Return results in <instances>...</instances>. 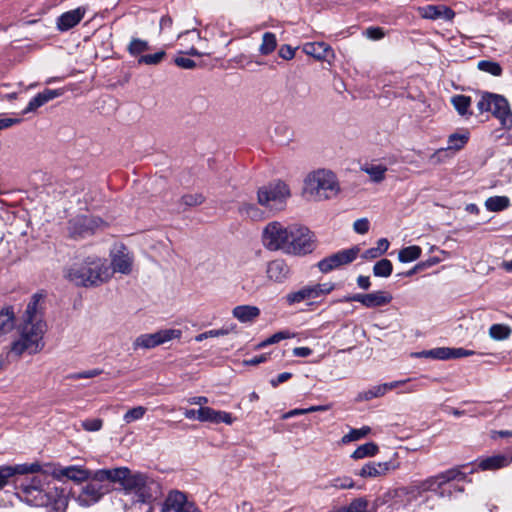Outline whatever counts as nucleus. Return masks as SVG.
Instances as JSON below:
<instances>
[{"label":"nucleus","mask_w":512,"mask_h":512,"mask_svg":"<svg viewBox=\"0 0 512 512\" xmlns=\"http://www.w3.org/2000/svg\"><path fill=\"white\" fill-rule=\"evenodd\" d=\"M466 468V465L453 467L437 475L428 477L423 481L389 490L383 495L382 502L388 504L392 511L408 512L411 508L421 503L424 492H438L446 483L454 480H465L468 474V472L465 471ZM473 471V469H470L469 473Z\"/></svg>","instance_id":"f03ea898"},{"label":"nucleus","mask_w":512,"mask_h":512,"mask_svg":"<svg viewBox=\"0 0 512 512\" xmlns=\"http://www.w3.org/2000/svg\"><path fill=\"white\" fill-rule=\"evenodd\" d=\"M380 256H381L380 253L378 252V250L375 247L365 250L361 255L362 259H364V260H372V259H376Z\"/></svg>","instance_id":"774afa93"},{"label":"nucleus","mask_w":512,"mask_h":512,"mask_svg":"<svg viewBox=\"0 0 512 512\" xmlns=\"http://www.w3.org/2000/svg\"><path fill=\"white\" fill-rule=\"evenodd\" d=\"M305 193L314 200L322 201L335 196L339 191L336 176L328 170H317L305 179Z\"/></svg>","instance_id":"6e6552de"},{"label":"nucleus","mask_w":512,"mask_h":512,"mask_svg":"<svg viewBox=\"0 0 512 512\" xmlns=\"http://www.w3.org/2000/svg\"><path fill=\"white\" fill-rule=\"evenodd\" d=\"M296 48H292L288 44H283L278 50V55L284 60H291L295 56Z\"/></svg>","instance_id":"bf43d9fd"},{"label":"nucleus","mask_w":512,"mask_h":512,"mask_svg":"<svg viewBox=\"0 0 512 512\" xmlns=\"http://www.w3.org/2000/svg\"><path fill=\"white\" fill-rule=\"evenodd\" d=\"M15 315L12 307L0 311V336L11 331L14 327Z\"/></svg>","instance_id":"473e14b6"},{"label":"nucleus","mask_w":512,"mask_h":512,"mask_svg":"<svg viewBox=\"0 0 512 512\" xmlns=\"http://www.w3.org/2000/svg\"><path fill=\"white\" fill-rule=\"evenodd\" d=\"M101 222L97 217L78 215L68 222V231L72 238H84L92 235Z\"/></svg>","instance_id":"2eb2a0df"},{"label":"nucleus","mask_w":512,"mask_h":512,"mask_svg":"<svg viewBox=\"0 0 512 512\" xmlns=\"http://www.w3.org/2000/svg\"><path fill=\"white\" fill-rule=\"evenodd\" d=\"M94 471L77 466H69L62 471V474L70 480L82 483L90 479Z\"/></svg>","instance_id":"c85d7f7f"},{"label":"nucleus","mask_w":512,"mask_h":512,"mask_svg":"<svg viewBox=\"0 0 512 512\" xmlns=\"http://www.w3.org/2000/svg\"><path fill=\"white\" fill-rule=\"evenodd\" d=\"M86 14L85 7H77L64 12L56 20V27L61 32H66L78 25Z\"/></svg>","instance_id":"aec40b11"},{"label":"nucleus","mask_w":512,"mask_h":512,"mask_svg":"<svg viewBox=\"0 0 512 512\" xmlns=\"http://www.w3.org/2000/svg\"><path fill=\"white\" fill-rule=\"evenodd\" d=\"M182 335L179 329H164L155 333L141 334L133 342V349H152L170 340L180 338Z\"/></svg>","instance_id":"ddd939ff"},{"label":"nucleus","mask_w":512,"mask_h":512,"mask_svg":"<svg viewBox=\"0 0 512 512\" xmlns=\"http://www.w3.org/2000/svg\"><path fill=\"white\" fill-rule=\"evenodd\" d=\"M393 272V264L389 259L382 258L373 266V275L375 277L387 278Z\"/></svg>","instance_id":"4c0bfd02"},{"label":"nucleus","mask_w":512,"mask_h":512,"mask_svg":"<svg viewBox=\"0 0 512 512\" xmlns=\"http://www.w3.org/2000/svg\"><path fill=\"white\" fill-rule=\"evenodd\" d=\"M21 122V118H8L2 117L0 118V130L7 129L13 125H16Z\"/></svg>","instance_id":"69168bd1"},{"label":"nucleus","mask_w":512,"mask_h":512,"mask_svg":"<svg viewBox=\"0 0 512 512\" xmlns=\"http://www.w3.org/2000/svg\"><path fill=\"white\" fill-rule=\"evenodd\" d=\"M102 373H103V371L101 369L94 368V369L87 370V371L69 374L67 376V378L71 379V380L89 379V378L97 377V376L101 375Z\"/></svg>","instance_id":"6e6d98bb"},{"label":"nucleus","mask_w":512,"mask_h":512,"mask_svg":"<svg viewBox=\"0 0 512 512\" xmlns=\"http://www.w3.org/2000/svg\"><path fill=\"white\" fill-rule=\"evenodd\" d=\"M63 95L62 89H45L42 92L35 95L22 111L23 115L36 111L38 108L46 104L47 102L60 97Z\"/></svg>","instance_id":"412c9836"},{"label":"nucleus","mask_w":512,"mask_h":512,"mask_svg":"<svg viewBox=\"0 0 512 512\" xmlns=\"http://www.w3.org/2000/svg\"><path fill=\"white\" fill-rule=\"evenodd\" d=\"M240 216L252 221H261L265 219V212L253 203H242L238 207Z\"/></svg>","instance_id":"c756f323"},{"label":"nucleus","mask_w":512,"mask_h":512,"mask_svg":"<svg viewBox=\"0 0 512 512\" xmlns=\"http://www.w3.org/2000/svg\"><path fill=\"white\" fill-rule=\"evenodd\" d=\"M371 429L368 426H363L359 429H351L349 433L343 436L342 442L349 443L352 441L359 440L370 433Z\"/></svg>","instance_id":"09e8293b"},{"label":"nucleus","mask_w":512,"mask_h":512,"mask_svg":"<svg viewBox=\"0 0 512 512\" xmlns=\"http://www.w3.org/2000/svg\"><path fill=\"white\" fill-rule=\"evenodd\" d=\"M378 452V446L374 442H367L362 444L356 448V450L352 453L351 457L353 459H362L365 457H372L376 455Z\"/></svg>","instance_id":"58836bf2"},{"label":"nucleus","mask_w":512,"mask_h":512,"mask_svg":"<svg viewBox=\"0 0 512 512\" xmlns=\"http://www.w3.org/2000/svg\"><path fill=\"white\" fill-rule=\"evenodd\" d=\"M111 265L115 272L129 274L132 270V259L128 254L119 253L113 256Z\"/></svg>","instance_id":"7c9ffc66"},{"label":"nucleus","mask_w":512,"mask_h":512,"mask_svg":"<svg viewBox=\"0 0 512 512\" xmlns=\"http://www.w3.org/2000/svg\"><path fill=\"white\" fill-rule=\"evenodd\" d=\"M150 49L149 43L146 40H142L140 38H132L128 47V53L133 56H141L142 53L148 51Z\"/></svg>","instance_id":"ea45409f"},{"label":"nucleus","mask_w":512,"mask_h":512,"mask_svg":"<svg viewBox=\"0 0 512 512\" xmlns=\"http://www.w3.org/2000/svg\"><path fill=\"white\" fill-rule=\"evenodd\" d=\"M472 99L470 96L458 94L451 97V104L457 113L466 119L473 115L471 110Z\"/></svg>","instance_id":"a878e982"},{"label":"nucleus","mask_w":512,"mask_h":512,"mask_svg":"<svg viewBox=\"0 0 512 512\" xmlns=\"http://www.w3.org/2000/svg\"><path fill=\"white\" fill-rule=\"evenodd\" d=\"M360 252L358 246H353L348 249L340 250L334 254H331L321 259L317 264V268L320 272L327 274L333 270H336L342 266L348 265L357 259Z\"/></svg>","instance_id":"f8f14e48"},{"label":"nucleus","mask_w":512,"mask_h":512,"mask_svg":"<svg viewBox=\"0 0 512 512\" xmlns=\"http://www.w3.org/2000/svg\"><path fill=\"white\" fill-rule=\"evenodd\" d=\"M14 481L18 497L31 506H51L55 512H64L67 497L63 488L56 486L54 475L42 469L38 462L0 466V490L16 475H28Z\"/></svg>","instance_id":"f257e3e1"},{"label":"nucleus","mask_w":512,"mask_h":512,"mask_svg":"<svg viewBox=\"0 0 512 512\" xmlns=\"http://www.w3.org/2000/svg\"><path fill=\"white\" fill-rule=\"evenodd\" d=\"M130 473L131 470L127 467L95 470L91 478L81 486L79 492H73L76 494V501L83 507H89L110 493L113 484H119L123 491L126 487L128 489L135 488L141 478L129 479Z\"/></svg>","instance_id":"7ed1b4c3"},{"label":"nucleus","mask_w":512,"mask_h":512,"mask_svg":"<svg viewBox=\"0 0 512 512\" xmlns=\"http://www.w3.org/2000/svg\"><path fill=\"white\" fill-rule=\"evenodd\" d=\"M46 331V324L42 320L24 321L20 338L11 345V352L21 356L24 352L36 354L42 350L43 336Z\"/></svg>","instance_id":"423d86ee"},{"label":"nucleus","mask_w":512,"mask_h":512,"mask_svg":"<svg viewBox=\"0 0 512 512\" xmlns=\"http://www.w3.org/2000/svg\"><path fill=\"white\" fill-rule=\"evenodd\" d=\"M187 501V497L183 492L171 491L161 506V512H179Z\"/></svg>","instance_id":"b1692460"},{"label":"nucleus","mask_w":512,"mask_h":512,"mask_svg":"<svg viewBox=\"0 0 512 512\" xmlns=\"http://www.w3.org/2000/svg\"><path fill=\"white\" fill-rule=\"evenodd\" d=\"M365 35L372 40H380L384 37V32L380 27H369L366 29Z\"/></svg>","instance_id":"e2e57ef3"},{"label":"nucleus","mask_w":512,"mask_h":512,"mask_svg":"<svg viewBox=\"0 0 512 512\" xmlns=\"http://www.w3.org/2000/svg\"><path fill=\"white\" fill-rule=\"evenodd\" d=\"M140 477L141 480L138 481L137 486L135 488L128 489L127 487L124 490L126 495L133 496L132 507L134 509H141L143 512H153L154 507L152 502L157 498L160 490V485L158 482L154 481L152 478L147 476L144 473L136 472L130 473L129 479Z\"/></svg>","instance_id":"0eeeda50"},{"label":"nucleus","mask_w":512,"mask_h":512,"mask_svg":"<svg viewBox=\"0 0 512 512\" xmlns=\"http://www.w3.org/2000/svg\"><path fill=\"white\" fill-rule=\"evenodd\" d=\"M303 52L316 60L324 61L329 57H333L332 48L325 42H308L302 47Z\"/></svg>","instance_id":"5701e85b"},{"label":"nucleus","mask_w":512,"mask_h":512,"mask_svg":"<svg viewBox=\"0 0 512 512\" xmlns=\"http://www.w3.org/2000/svg\"><path fill=\"white\" fill-rule=\"evenodd\" d=\"M232 313L240 322L250 323L260 315V309L252 305H239L233 309Z\"/></svg>","instance_id":"bb28decb"},{"label":"nucleus","mask_w":512,"mask_h":512,"mask_svg":"<svg viewBox=\"0 0 512 512\" xmlns=\"http://www.w3.org/2000/svg\"><path fill=\"white\" fill-rule=\"evenodd\" d=\"M197 420L200 422H209L214 424L225 423L231 425L234 418L231 413L218 411L211 407H200L197 410Z\"/></svg>","instance_id":"6ab92c4d"},{"label":"nucleus","mask_w":512,"mask_h":512,"mask_svg":"<svg viewBox=\"0 0 512 512\" xmlns=\"http://www.w3.org/2000/svg\"><path fill=\"white\" fill-rule=\"evenodd\" d=\"M383 396V388H379L378 385L374 386L366 391H362L358 394L357 401H369L373 398Z\"/></svg>","instance_id":"603ef678"},{"label":"nucleus","mask_w":512,"mask_h":512,"mask_svg":"<svg viewBox=\"0 0 512 512\" xmlns=\"http://www.w3.org/2000/svg\"><path fill=\"white\" fill-rule=\"evenodd\" d=\"M450 347H438L422 352V355L427 358L437 360H448L450 359Z\"/></svg>","instance_id":"a18cd8bd"},{"label":"nucleus","mask_w":512,"mask_h":512,"mask_svg":"<svg viewBox=\"0 0 512 512\" xmlns=\"http://www.w3.org/2000/svg\"><path fill=\"white\" fill-rule=\"evenodd\" d=\"M291 226H285L281 222L272 221L262 231L263 246L270 251L283 250L287 252Z\"/></svg>","instance_id":"9d476101"},{"label":"nucleus","mask_w":512,"mask_h":512,"mask_svg":"<svg viewBox=\"0 0 512 512\" xmlns=\"http://www.w3.org/2000/svg\"><path fill=\"white\" fill-rule=\"evenodd\" d=\"M419 15L424 19L451 21L455 12L446 5H425L418 8Z\"/></svg>","instance_id":"f3484780"},{"label":"nucleus","mask_w":512,"mask_h":512,"mask_svg":"<svg viewBox=\"0 0 512 512\" xmlns=\"http://www.w3.org/2000/svg\"><path fill=\"white\" fill-rule=\"evenodd\" d=\"M285 299H286V302L289 305H294V304H297V303H301V302H303L305 300H310L311 297H310V293H309V290H308V286H304V287H302L301 289H299L297 291H293V292L288 293L285 296Z\"/></svg>","instance_id":"79ce46f5"},{"label":"nucleus","mask_w":512,"mask_h":512,"mask_svg":"<svg viewBox=\"0 0 512 512\" xmlns=\"http://www.w3.org/2000/svg\"><path fill=\"white\" fill-rule=\"evenodd\" d=\"M477 67L480 71L486 72L493 76H501L503 72V69L499 63L489 60L479 61Z\"/></svg>","instance_id":"c03bdc74"},{"label":"nucleus","mask_w":512,"mask_h":512,"mask_svg":"<svg viewBox=\"0 0 512 512\" xmlns=\"http://www.w3.org/2000/svg\"><path fill=\"white\" fill-rule=\"evenodd\" d=\"M290 337V333L287 332V331H279L275 334H273L272 336L268 337L267 339H265L264 341L260 342L257 347L258 348H264L266 347L267 345H271V344H275V343H278L280 342L281 340L283 339H287Z\"/></svg>","instance_id":"5fc2aeb1"},{"label":"nucleus","mask_w":512,"mask_h":512,"mask_svg":"<svg viewBox=\"0 0 512 512\" xmlns=\"http://www.w3.org/2000/svg\"><path fill=\"white\" fill-rule=\"evenodd\" d=\"M267 277L278 283L284 282L290 274V268L283 259H275L267 264Z\"/></svg>","instance_id":"4be33fe9"},{"label":"nucleus","mask_w":512,"mask_h":512,"mask_svg":"<svg viewBox=\"0 0 512 512\" xmlns=\"http://www.w3.org/2000/svg\"><path fill=\"white\" fill-rule=\"evenodd\" d=\"M146 413V408L143 406H137L129 409L123 416V420L128 424L133 421L141 419Z\"/></svg>","instance_id":"3c124183"},{"label":"nucleus","mask_w":512,"mask_h":512,"mask_svg":"<svg viewBox=\"0 0 512 512\" xmlns=\"http://www.w3.org/2000/svg\"><path fill=\"white\" fill-rule=\"evenodd\" d=\"M312 232L304 226L291 225V232L287 246L288 254L305 255L314 249Z\"/></svg>","instance_id":"9b49d317"},{"label":"nucleus","mask_w":512,"mask_h":512,"mask_svg":"<svg viewBox=\"0 0 512 512\" xmlns=\"http://www.w3.org/2000/svg\"><path fill=\"white\" fill-rule=\"evenodd\" d=\"M331 408H332V404L315 405V406H310L308 408H295V409H292V410L286 412L282 416V418L289 419V418H292V417H295L298 415H304L307 413L328 411Z\"/></svg>","instance_id":"f704fd0d"},{"label":"nucleus","mask_w":512,"mask_h":512,"mask_svg":"<svg viewBox=\"0 0 512 512\" xmlns=\"http://www.w3.org/2000/svg\"><path fill=\"white\" fill-rule=\"evenodd\" d=\"M450 359H457L462 357H468L475 354V351L468 350L462 347L459 348H450Z\"/></svg>","instance_id":"052dcab7"},{"label":"nucleus","mask_w":512,"mask_h":512,"mask_svg":"<svg viewBox=\"0 0 512 512\" xmlns=\"http://www.w3.org/2000/svg\"><path fill=\"white\" fill-rule=\"evenodd\" d=\"M277 47L276 35L272 32H265L262 36V43L259 47V53L261 55H270Z\"/></svg>","instance_id":"c9c22d12"},{"label":"nucleus","mask_w":512,"mask_h":512,"mask_svg":"<svg viewBox=\"0 0 512 512\" xmlns=\"http://www.w3.org/2000/svg\"><path fill=\"white\" fill-rule=\"evenodd\" d=\"M291 378H292V373L283 372V373H280L277 377L270 379L269 383L273 388H276L277 386L288 381Z\"/></svg>","instance_id":"0e129e2a"},{"label":"nucleus","mask_w":512,"mask_h":512,"mask_svg":"<svg viewBox=\"0 0 512 512\" xmlns=\"http://www.w3.org/2000/svg\"><path fill=\"white\" fill-rule=\"evenodd\" d=\"M290 195L288 185L284 181L276 180L258 189L257 200L259 205L279 211L283 209Z\"/></svg>","instance_id":"1a4fd4ad"},{"label":"nucleus","mask_w":512,"mask_h":512,"mask_svg":"<svg viewBox=\"0 0 512 512\" xmlns=\"http://www.w3.org/2000/svg\"><path fill=\"white\" fill-rule=\"evenodd\" d=\"M205 198L202 194H185L181 197V203L186 207H194L202 204Z\"/></svg>","instance_id":"864d4df0"},{"label":"nucleus","mask_w":512,"mask_h":512,"mask_svg":"<svg viewBox=\"0 0 512 512\" xmlns=\"http://www.w3.org/2000/svg\"><path fill=\"white\" fill-rule=\"evenodd\" d=\"M108 267L99 258H87L82 264L70 267L66 278L77 286H97L109 278Z\"/></svg>","instance_id":"20e7f679"},{"label":"nucleus","mask_w":512,"mask_h":512,"mask_svg":"<svg viewBox=\"0 0 512 512\" xmlns=\"http://www.w3.org/2000/svg\"><path fill=\"white\" fill-rule=\"evenodd\" d=\"M81 426L86 431L96 432L102 428L103 421L100 418L85 419L81 422Z\"/></svg>","instance_id":"4d7b16f0"},{"label":"nucleus","mask_w":512,"mask_h":512,"mask_svg":"<svg viewBox=\"0 0 512 512\" xmlns=\"http://www.w3.org/2000/svg\"><path fill=\"white\" fill-rule=\"evenodd\" d=\"M369 227L370 223L367 218L357 219L353 224L354 231L358 234H366L369 231Z\"/></svg>","instance_id":"13d9d810"},{"label":"nucleus","mask_w":512,"mask_h":512,"mask_svg":"<svg viewBox=\"0 0 512 512\" xmlns=\"http://www.w3.org/2000/svg\"><path fill=\"white\" fill-rule=\"evenodd\" d=\"M400 467V463L395 459L384 462L370 461L361 469L355 471V475L362 478H375L386 475L390 471H394Z\"/></svg>","instance_id":"dca6fc26"},{"label":"nucleus","mask_w":512,"mask_h":512,"mask_svg":"<svg viewBox=\"0 0 512 512\" xmlns=\"http://www.w3.org/2000/svg\"><path fill=\"white\" fill-rule=\"evenodd\" d=\"M165 56L166 52L164 50L158 51L154 54L141 55L138 58V64L157 65L164 59Z\"/></svg>","instance_id":"de8ad7c7"},{"label":"nucleus","mask_w":512,"mask_h":512,"mask_svg":"<svg viewBox=\"0 0 512 512\" xmlns=\"http://www.w3.org/2000/svg\"><path fill=\"white\" fill-rule=\"evenodd\" d=\"M512 462V458L506 455L498 454L480 459L478 468L480 470H496L508 466Z\"/></svg>","instance_id":"393cba45"},{"label":"nucleus","mask_w":512,"mask_h":512,"mask_svg":"<svg viewBox=\"0 0 512 512\" xmlns=\"http://www.w3.org/2000/svg\"><path fill=\"white\" fill-rule=\"evenodd\" d=\"M362 171L367 173L371 180L375 183H380L385 179V173L387 171V167L384 165H374V164H366L363 166Z\"/></svg>","instance_id":"72a5a7b5"},{"label":"nucleus","mask_w":512,"mask_h":512,"mask_svg":"<svg viewBox=\"0 0 512 512\" xmlns=\"http://www.w3.org/2000/svg\"><path fill=\"white\" fill-rule=\"evenodd\" d=\"M357 285L362 290H368L371 287L369 276L359 275L356 279Z\"/></svg>","instance_id":"338daca9"},{"label":"nucleus","mask_w":512,"mask_h":512,"mask_svg":"<svg viewBox=\"0 0 512 512\" xmlns=\"http://www.w3.org/2000/svg\"><path fill=\"white\" fill-rule=\"evenodd\" d=\"M392 299L393 297L389 292L378 290L366 294L356 293L352 295H346L340 301L346 303L358 302L364 307L372 309L388 305L391 303Z\"/></svg>","instance_id":"4468645a"},{"label":"nucleus","mask_w":512,"mask_h":512,"mask_svg":"<svg viewBox=\"0 0 512 512\" xmlns=\"http://www.w3.org/2000/svg\"><path fill=\"white\" fill-rule=\"evenodd\" d=\"M355 483L353 479L349 476L336 477L329 480L324 489L336 488V489H352L354 488Z\"/></svg>","instance_id":"a19ab883"},{"label":"nucleus","mask_w":512,"mask_h":512,"mask_svg":"<svg viewBox=\"0 0 512 512\" xmlns=\"http://www.w3.org/2000/svg\"><path fill=\"white\" fill-rule=\"evenodd\" d=\"M46 331V324L42 320L24 321L20 338L11 345V352L21 356L24 352L36 354L42 350L43 336Z\"/></svg>","instance_id":"39448f33"},{"label":"nucleus","mask_w":512,"mask_h":512,"mask_svg":"<svg viewBox=\"0 0 512 512\" xmlns=\"http://www.w3.org/2000/svg\"><path fill=\"white\" fill-rule=\"evenodd\" d=\"M484 205L490 212H501L510 206V198L507 196H492L486 199Z\"/></svg>","instance_id":"2f4dec72"},{"label":"nucleus","mask_w":512,"mask_h":512,"mask_svg":"<svg viewBox=\"0 0 512 512\" xmlns=\"http://www.w3.org/2000/svg\"><path fill=\"white\" fill-rule=\"evenodd\" d=\"M38 297L39 296L37 294L33 295L32 300L28 303L24 314V321L41 320L37 317V305L39 301Z\"/></svg>","instance_id":"8fccbe9b"},{"label":"nucleus","mask_w":512,"mask_h":512,"mask_svg":"<svg viewBox=\"0 0 512 512\" xmlns=\"http://www.w3.org/2000/svg\"><path fill=\"white\" fill-rule=\"evenodd\" d=\"M495 97V93L491 92H483L481 94V97L477 103V109L480 114H483L485 112H489L492 110V103Z\"/></svg>","instance_id":"49530a36"},{"label":"nucleus","mask_w":512,"mask_h":512,"mask_svg":"<svg viewBox=\"0 0 512 512\" xmlns=\"http://www.w3.org/2000/svg\"><path fill=\"white\" fill-rule=\"evenodd\" d=\"M174 63L183 69H194L196 67V62L190 58L179 56L174 59Z\"/></svg>","instance_id":"680f3d73"},{"label":"nucleus","mask_w":512,"mask_h":512,"mask_svg":"<svg viewBox=\"0 0 512 512\" xmlns=\"http://www.w3.org/2000/svg\"><path fill=\"white\" fill-rule=\"evenodd\" d=\"M421 253L422 249L417 245L404 247L399 251L398 259L402 263H409L417 260L421 256Z\"/></svg>","instance_id":"e433bc0d"},{"label":"nucleus","mask_w":512,"mask_h":512,"mask_svg":"<svg viewBox=\"0 0 512 512\" xmlns=\"http://www.w3.org/2000/svg\"><path fill=\"white\" fill-rule=\"evenodd\" d=\"M469 137H470V133L468 131H464L463 133H453V134L449 135L448 140H447V144H448L447 148L438 150L436 153H434L431 156V159H434L438 153H441L445 150L458 151V150L462 149L468 142Z\"/></svg>","instance_id":"cd10ccee"},{"label":"nucleus","mask_w":512,"mask_h":512,"mask_svg":"<svg viewBox=\"0 0 512 512\" xmlns=\"http://www.w3.org/2000/svg\"><path fill=\"white\" fill-rule=\"evenodd\" d=\"M511 334V328L504 324H493L489 328V335L494 340L507 339Z\"/></svg>","instance_id":"37998d69"},{"label":"nucleus","mask_w":512,"mask_h":512,"mask_svg":"<svg viewBox=\"0 0 512 512\" xmlns=\"http://www.w3.org/2000/svg\"><path fill=\"white\" fill-rule=\"evenodd\" d=\"M492 110L489 112L497 118L501 124L502 128H508L509 123H511V108L508 100L499 94H495Z\"/></svg>","instance_id":"a211bd4d"}]
</instances>
